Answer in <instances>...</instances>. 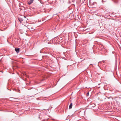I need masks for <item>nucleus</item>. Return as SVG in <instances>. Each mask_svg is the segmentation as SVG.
<instances>
[{"mask_svg":"<svg viewBox=\"0 0 121 121\" xmlns=\"http://www.w3.org/2000/svg\"><path fill=\"white\" fill-rule=\"evenodd\" d=\"M33 1L34 0H30L28 2V3L29 5H30L33 3Z\"/></svg>","mask_w":121,"mask_h":121,"instance_id":"obj_1","label":"nucleus"},{"mask_svg":"<svg viewBox=\"0 0 121 121\" xmlns=\"http://www.w3.org/2000/svg\"><path fill=\"white\" fill-rule=\"evenodd\" d=\"M18 19L20 22H22L23 20V19L21 17L18 18Z\"/></svg>","mask_w":121,"mask_h":121,"instance_id":"obj_2","label":"nucleus"},{"mask_svg":"<svg viewBox=\"0 0 121 121\" xmlns=\"http://www.w3.org/2000/svg\"><path fill=\"white\" fill-rule=\"evenodd\" d=\"M15 50L16 52L17 53H18L19 50V49L16 48H15Z\"/></svg>","mask_w":121,"mask_h":121,"instance_id":"obj_3","label":"nucleus"},{"mask_svg":"<svg viewBox=\"0 0 121 121\" xmlns=\"http://www.w3.org/2000/svg\"><path fill=\"white\" fill-rule=\"evenodd\" d=\"M72 103H71L69 106V109H71L72 108Z\"/></svg>","mask_w":121,"mask_h":121,"instance_id":"obj_4","label":"nucleus"},{"mask_svg":"<svg viewBox=\"0 0 121 121\" xmlns=\"http://www.w3.org/2000/svg\"><path fill=\"white\" fill-rule=\"evenodd\" d=\"M89 95V92H88L87 94V95L88 96V95Z\"/></svg>","mask_w":121,"mask_h":121,"instance_id":"obj_5","label":"nucleus"},{"mask_svg":"<svg viewBox=\"0 0 121 121\" xmlns=\"http://www.w3.org/2000/svg\"><path fill=\"white\" fill-rule=\"evenodd\" d=\"M26 84V85H29V84H28V83H27Z\"/></svg>","mask_w":121,"mask_h":121,"instance_id":"obj_6","label":"nucleus"},{"mask_svg":"<svg viewBox=\"0 0 121 121\" xmlns=\"http://www.w3.org/2000/svg\"><path fill=\"white\" fill-rule=\"evenodd\" d=\"M19 91H18L19 92V91H20V90H19Z\"/></svg>","mask_w":121,"mask_h":121,"instance_id":"obj_7","label":"nucleus"},{"mask_svg":"<svg viewBox=\"0 0 121 121\" xmlns=\"http://www.w3.org/2000/svg\"><path fill=\"white\" fill-rule=\"evenodd\" d=\"M19 91H18L19 92V91H20V90H19Z\"/></svg>","mask_w":121,"mask_h":121,"instance_id":"obj_8","label":"nucleus"},{"mask_svg":"<svg viewBox=\"0 0 121 121\" xmlns=\"http://www.w3.org/2000/svg\"><path fill=\"white\" fill-rule=\"evenodd\" d=\"M19 91H18L19 92V91H20V90H19Z\"/></svg>","mask_w":121,"mask_h":121,"instance_id":"obj_9","label":"nucleus"},{"mask_svg":"<svg viewBox=\"0 0 121 121\" xmlns=\"http://www.w3.org/2000/svg\"><path fill=\"white\" fill-rule=\"evenodd\" d=\"M101 45L102 46V45H101Z\"/></svg>","mask_w":121,"mask_h":121,"instance_id":"obj_10","label":"nucleus"}]
</instances>
